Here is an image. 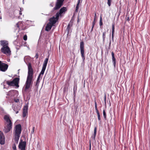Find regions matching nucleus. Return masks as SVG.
I'll list each match as a JSON object with an SVG mask.
<instances>
[{
	"mask_svg": "<svg viewBox=\"0 0 150 150\" xmlns=\"http://www.w3.org/2000/svg\"><path fill=\"white\" fill-rule=\"evenodd\" d=\"M28 71L26 81L25 84V91L29 89L32 85V79L33 78V70L31 64L29 63L28 65Z\"/></svg>",
	"mask_w": 150,
	"mask_h": 150,
	"instance_id": "nucleus-1",
	"label": "nucleus"
},
{
	"mask_svg": "<svg viewBox=\"0 0 150 150\" xmlns=\"http://www.w3.org/2000/svg\"><path fill=\"white\" fill-rule=\"evenodd\" d=\"M15 141L18 144L21 132V127L20 124L16 125L15 127Z\"/></svg>",
	"mask_w": 150,
	"mask_h": 150,
	"instance_id": "nucleus-2",
	"label": "nucleus"
},
{
	"mask_svg": "<svg viewBox=\"0 0 150 150\" xmlns=\"http://www.w3.org/2000/svg\"><path fill=\"white\" fill-rule=\"evenodd\" d=\"M19 81V78L16 77L12 81H7L6 83L10 86H15L17 88L19 87L18 83Z\"/></svg>",
	"mask_w": 150,
	"mask_h": 150,
	"instance_id": "nucleus-3",
	"label": "nucleus"
},
{
	"mask_svg": "<svg viewBox=\"0 0 150 150\" xmlns=\"http://www.w3.org/2000/svg\"><path fill=\"white\" fill-rule=\"evenodd\" d=\"M4 119L5 121L4 122V126H12V123L8 116L5 115Z\"/></svg>",
	"mask_w": 150,
	"mask_h": 150,
	"instance_id": "nucleus-4",
	"label": "nucleus"
},
{
	"mask_svg": "<svg viewBox=\"0 0 150 150\" xmlns=\"http://www.w3.org/2000/svg\"><path fill=\"white\" fill-rule=\"evenodd\" d=\"M1 51L2 52L6 55H9L11 54V51L8 46L2 47Z\"/></svg>",
	"mask_w": 150,
	"mask_h": 150,
	"instance_id": "nucleus-5",
	"label": "nucleus"
},
{
	"mask_svg": "<svg viewBox=\"0 0 150 150\" xmlns=\"http://www.w3.org/2000/svg\"><path fill=\"white\" fill-rule=\"evenodd\" d=\"M84 44L83 41L81 42L80 43V49L81 54L83 61H84L85 59L84 55Z\"/></svg>",
	"mask_w": 150,
	"mask_h": 150,
	"instance_id": "nucleus-6",
	"label": "nucleus"
},
{
	"mask_svg": "<svg viewBox=\"0 0 150 150\" xmlns=\"http://www.w3.org/2000/svg\"><path fill=\"white\" fill-rule=\"evenodd\" d=\"M59 17V12H58L55 15V17L54 16L50 19L49 23H51L53 25L54 24H55L56 22L58 21Z\"/></svg>",
	"mask_w": 150,
	"mask_h": 150,
	"instance_id": "nucleus-7",
	"label": "nucleus"
},
{
	"mask_svg": "<svg viewBox=\"0 0 150 150\" xmlns=\"http://www.w3.org/2000/svg\"><path fill=\"white\" fill-rule=\"evenodd\" d=\"M64 0H57L55 6L54 8V10H57L63 4Z\"/></svg>",
	"mask_w": 150,
	"mask_h": 150,
	"instance_id": "nucleus-8",
	"label": "nucleus"
},
{
	"mask_svg": "<svg viewBox=\"0 0 150 150\" xmlns=\"http://www.w3.org/2000/svg\"><path fill=\"white\" fill-rule=\"evenodd\" d=\"M26 142L21 140L18 145V148L21 150H25Z\"/></svg>",
	"mask_w": 150,
	"mask_h": 150,
	"instance_id": "nucleus-9",
	"label": "nucleus"
},
{
	"mask_svg": "<svg viewBox=\"0 0 150 150\" xmlns=\"http://www.w3.org/2000/svg\"><path fill=\"white\" fill-rule=\"evenodd\" d=\"M8 66L7 64L2 63L0 61V70L2 71H5L7 69Z\"/></svg>",
	"mask_w": 150,
	"mask_h": 150,
	"instance_id": "nucleus-10",
	"label": "nucleus"
},
{
	"mask_svg": "<svg viewBox=\"0 0 150 150\" xmlns=\"http://www.w3.org/2000/svg\"><path fill=\"white\" fill-rule=\"evenodd\" d=\"M0 143L4 144L5 143V137L3 133L0 131Z\"/></svg>",
	"mask_w": 150,
	"mask_h": 150,
	"instance_id": "nucleus-11",
	"label": "nucleus"
},
{
	"mask_svg": "<svg viewBox=\"0 0 150 150\" xmlns=\"http://www.w3.org/2000/svg\"><path fill=\"white\" fill-rule=\"evenodd\" d=\"M28 106L27 105H25L23 108V117H24L28 114Z\"/></svg>",
	"mask_w": 150,
	"mask_h": 150,
	"instance_id": "nucleus-12",
	"label": "nucleus"
},
{
	"mask_svg": "<svg viewBox=\"0 0 150 150\" xmlns=\"http://www.w3.org/2000/svg\"><path fill=\"white\" fill-rule=\"evenodd\" d=\"M52 26V24L51 23H48L46 26L45 30L49 31L51 29Z\"/></svg>",
	"mask_w": 150,
	"mask_h": 150,
	"instance_id": "nucleus-13",
	"label": "nucleus"
},
{
	"mask_svg": "<svg viewBox=\"0 0 150 150\" xmlns=\"http://www.w3.org/2000/svg\"><path fill=\"white\" fill-rule=\"evenodd\" d=\"M1 45L2 47L8 46V43L7 41L5 40H1Z\"/></svg>",
	"mask_w": 150,
	"mask_h": 150,
	"instance_id": "nucleus-14",
	"label": "nucleus"
},
{
	"mask_svg": "<svg viewBox=\"0 0 150 150\" xmlns=\"http://www.w3.org/2000/svg\"><path fill=\"white\" fill-rule=\"evenodd\" d=\"M111 55L112 57V62L114 65L115 68L116 66V59L114 57V54L113 52L111 53Z\"/></svg>",
	"mask_w": 150,
	"mask_h": 150,
	"instance_id": "nucleus-15",
	"label": "nucleus"
},
{
	"mask_svg": "<svg viewBox=\"0 0 150 150\" xmlns=\"http://www.w3.org/2000/svg\"><path fill=\"white\" fill-rule=\"evenodd\" d=\"M12 128V126H4V130L5 133H7L10 131Z\"/></svg>",
	"mask_w": 150,
	"mask_h": 150,
	"instance_id": "nucleus-16",
	"label": "nucleus"
},
{
	"mask_svg": "<svg viewBox=\"0 0 150 150\" xmlns=\"http://www.w3.org/2000/svg\"><path fill=\"white\" fill-rule=\"evenodd\" d=\"M66 11L67 8L66 7H62L59 10V15L61 14L64 12Z\"/></svg>",
	"mask_w": 150,
	"mask_h": 150,
	"instance_id": "nucleus-17",
	"label": "nucleus"
},
{
	"mask_svg": "<svg viewBox=\"0 0 150 150\" xmlns=\"http://www.w3.org/2000/svg\"><path fill=\"white\" fill-rule=\"evenodd\" d=\"M48 58H46L44 60L42 67L46 68V67L48 62Z\"/></svg>",
	"mask_w": 150,
	"mask_h": 150,
	"instance_id": "nucleus-18",
	"label": "nucleus"
},
{
	"mask_svg": "<svg viewBox=\"0 0 150 150\" xmlns=\"http://www.w3.org/2000/svg\"><path fill=\"white\" fill-rule=\"evenodd\" d=\"M46 68L42 67V69L40 73V74L39 75V76H41V78H42V76L44 73V72Z\"/></svg>",
	"mask_w": 150,
	"mask_h": 150,
	"instance_id": "nucleus-19",
	"label": "nucleus"
},
{
	"mask_svg": "<svg viewBox=\"0 0 150 150\" xmlns=\"http://www.w3.org/2000/svg\"><path fill=\"white\" fill-rule=\"evenodd\" d=\"M96 131H97V128L96 127H95L94 129V131L93 133V135L92 136V137L94 138V139L95 138L96 133Z\"/></svg>",
	"mask_w": 150,
	"mask_h": 150,
	"instance_id": "nucleus-20",
	"label": "nucleus"
},
{
	"mask_svg": "<svg viewBox=\"0 0 150 150\" xmlns=\"http://www.w3.org/2000/svg\"><path fill=\"white\" fill-rule=\"evenodd\" d=\"M41 79L42 78H41V76L39 75L36 81V85H37L38 84V85L39 84L40 82V79Z\"/></svg>",
	"mask_w": 150,
	"mask_h": 150,
	"instance_id": "nucleus-21",
	"label": "nucleus"
},
{
	"mask_svg": "<svg viewBox=\"0 0 150 150\" xmlns=\"http://www.w3.org/2000/svg\"><path fill=\"white\" fill-rule=\"evenodd\" d=\"M72 23L70 22L69 23L67 27V30L69 31L70 30V27L72 26Z\"/></svg>",
	"mask_w": 150,
	"mask_h": 150,
	"instance_id": "nucleus-22",
	"label": "nucleus"
},
{
	"mask_svg": "<svg viewBox=\"0 0 150 150\" xmlns=\"http://www.w3.org/2000/svg\"><path fill=\"white\" fill-rule=\"evenodd\" d=\"M106 33L105 31L103 33L102 37L103 42H104L105 40Z\"/></svg>",
	"mask_w": 150,
	"mask_h": 150,
	"instance_id": "nucleus-23",
	"label": "nucleus"
},
{
	"mask_svg": "<svg viewBox=\"0 0 150 150\" xmlns=\"http://www.w3.org/2000/svg\"><path fill=\"white\" fill-rule=\"evenodd\" d=\"M96 113H97V115H98V119L99 121H100V120H101L100 116V113H99V111L97 112Z\"/></svg>",
	"mask_w": 150,
	"mask_h": 150,
	"instance_id": "nucleus-24",
	"label": "nucleus"
},
{
	"mask_svg": "<svg viewBox=\"0 0 150 150\" xmlns=\"http://www.w3.org/2000/svg\"><path fill=\"white\" fill-rule=\"evenodd\" d=\"M80 0H78V3H77V4L76 5V11H77L79 5L80 3Z\"/></svg>",
	"mask_w": 150,
	"mask_h": 150,
	"instance_id": "nucleus-25",
	"label": "nucleus"
},
{
	"mask_svg": "<svg viewBox=\"0 0 150 150\" xmlns=\"http://www.w3.org/2000/svg\"><path fill=\"white\" fill-rule=\"evenodd\" d=\"M102 16H101L100 17V23H99V25H100L101 26L102 25H103V22H102Z\"/></svg>",
	"mask_w": 150,
	"mask_h": 150,
	"instance_id": "nucleus-26",
	"label": "nucleus"
},
{
	"mask_svg": "<svg viewBox=\"0 0 150 150\" xmlns=\"http://www.w3.org/2000/svg\"><path fill=\"white\" fill-rule=\"evenodd\" d=\"M103 116L104 117V118L105 119H106V115L105 112L104 110H103Z\"/></svg>",
	"mask_w": 150,
	"mask_h": 150,
	"instance_id": "nucleus-27",
	"label": "nucleus"
},
{
	"mask_svg": "<svg viewBox=\"0 0 150 150\" xmlns=\"http://www.w3.org/2000/svg\"><path fill=\"white\" fill-rule=\"evenodd\" d=\"M111 1L112 0H108L107 3L109 6L111 5Z\"/></svg>",
	"mask_w": 150,
	"mask_h": 150,
	"instance_id": "nucleus-28",
	"label": "nucleus"
},
{
	"mask_svg": "<svg viewBox=\"0 0 150 150\" xmlns=\"http://www.w3.org/2000/svg\"><path fill=\"white\" fill-rule=\"evenodd\" d=\"M12 148L14 150H16V144H13Z\"/></svg>",
	"mask_w": 150,
	"mask_h": 150,
	"instance_id": "nucleus-29",
	"label": "nucleus"
},
{
	"mask_svg": "<svg viewBox=\"0 0 150 150\" xmlns=\"http://www.w3.org/2000/svg\"><path fill=\"white\" fill-rule=\"evenodd\" d=\"M23 39L24 40H27V36L26 35H24L23 37Z\"/></svg>",
	"mask_w": 150,
	"mask_h": 150,
	"instance_id": "nucleus-30",
	"label": "nucleus"
},
{
	"mask_svg": "<svg viewBox=\"0 0 150 150\" xmlns=\"http://www.w3.org/2000/svg\"><path fill=\"white\" fill-rule=\"evenodd\" d=\"M14 101L16 103H18V102H19V99H14Z\"/></svg>",
	"mask_w": 150,
	"mask_h": 150,
	"instance_id": "nucleus-31",
	"label": "nucleus"
},
{
	"mask_svg": "<svg viewBox=\"0 0 150 150\" xmlns=\"http://www.w3.org/2000/svg\"><path fill=\"white\" fill-rule=\"evenodd\" d=\"M112 29L115 30V23H113L112 25Z\"/></svg>",
	"mask_w": 150,
	"mask_h": 150,
	"instance_id": "nucleus-32",
	"label": "nucleus"
},
{
	"mask_svg": "<svg viewBox=\"0 0 150 150\" xmlns=\"http://www.w3.org/2000/svg\"><path fill=\"white\" fill-rule=\"evenodd\" d=\"M95 21H94V20L93 22H92V26L94 27V25L95 24Z\"/></svg>",
	"mask_w": 150,
	"mask_h": 150,
	"instance_id": "nucleus-33",
	"label": "nucleus"
},
{
	"mask_svg": "<svg viewBox=\"0 0 150 150\" xmlns=\"http://www.w3.org/2000/svg\"><path fill=\"white\" fill-rule=\"evenodd\" d=\"M95 109H96V112H98V111L97 109V105H95Z\"/></svg>",
	"mask_w": 150,
	"mask_h": 150,
	"instance_id": "nucleus-34",
	"label": "nucleus"
},
{
	"mask_svg": "<svg viewBox=\"0 0 150 150\" xmlns=\"http://www.w3.org/2000/svg\"><path fill=\"white\" fill-rule=\"evenodd\" d=\"M112 40H113V38L114 36V33H112Z\"/></svg>",
	"mask_w": 150,
	"mask_h": 150,
	"instance_id": "nucleus-35",
	"label": "nucleus"
},
{
	"mask_svg": "<svg viewBox=\"0 0 150 150\" xmlns=\"http://www.w3.org/2000/svg\"><path fill=\"white\" fill-rule=\"evenodd\" d=\"M35 57L36 59H37L38 58V53H37L36 54V55L35 56Z\"/></svg>",
	"mask_w": 150,
	"mask_h": 150,
	"instance_id": "nucleus-36",
	"label": "nucleus"
},
{
	"mask_svg": "<svg viewBox=\"0 0 150 150\" xmlns=\"http://www.w3.org/2000/svg\"><path fill=\"white\" fill-rule=\"evenodd\" d=\"M34 128H35L34 127H33V129L31 131L32 133H33L34 132Z\"/></svg>",
	"mask_w": 150,
	"mask_h": 150,
	"instance_id": "nucleus-37",
	"label": "nucleus"
},
{
	"mask_svg": "<svg viewBox=\"0 0 150 150\" xmlns=\"http://www.w3.org/2000/svg\"><path fill=\"white\" fill-rule=\"evenodd\" d=\"M19 22H18V23H17L16 24V26H17V27L18 28H19Z\"/></svg>",
	"mask_w": 150,
	"mask_h": 150,
	"instance_id": "nucleus-38",
	"label": "nucleus"
},
{
	"mask_svg": "<svg viewBox=\"0 0 150 150\" xmlns=\"http://www.w3.org/2000/svg\"><path fill=\"white\" fill-rule=\"evenodd\" d=\"M96 18V13H95V16H94V21H95Z\"/></svg>",
	"mask_w": 150,
	"mask_h": 150,
	"instance_id": "nucleus-39",
	"label": "nucleus"
},
{
	"mask_svg": "<svg viewBox=\"0 0 150 150\" xmlns=\"http://www.w3.org/2000/svg\"><path fill=\"white\" fill-rule=\"evenodd\" d=\"M93 28H94V27L92 26L91 29V32H92V31H93Z\"/></svg>",
	"mask_w": 150,
	"mask_h": 150,
	"instance_id": "nucleus-40",
	"label": "nucleus"
},
{
	"mask_svg": "<svg viewBox=\"0 0 150 150\" xmlns=\"http://www.w3.org/2000/svg\"><path fill=\"white\" fill-rule=\"evenodd\" d=\"M106 96H105V98H104V100H105V103H106Z\"/></svg>",
	"mask_w": 150,
	"mask_h": 150,
	"instance_id": "nucleus-41",
	"label": "nucleus"
},
{
	"mask_svg": "<svg viewBox=\"0 0 150 150\" xmlns=\"http://www.w3.org/2000/svg\"><path fill=\"white\" fill-rule=\"evenodd\" d=\"M115 30H112V33H114Z\"/></svg>",
	"mask_w": 150,
	"mask_h": 150,
	"instance_id": "nucleus-42",
	"label": "nucleus"
},
{
	"mask_svg": "<svg viewBox=\"0 0 150 150\" xmlns=\"http://www.w3.org/2000/svg\"><path fill=\"white\" fill-rule=\"evenodd\" d=\"M22 13L21 12V11H20V12H19V14H20V15H22Z\"/></svg>",
	"mask_w": 150,
	"mask_h": 150,
	"instance_id": "nucleus-43",
	"label": "nucleus"
},
{
	"mask_svg": "<svg viewBox=\"0 0 150 150\" xmlns=\"http://www.w3.org/2000/svg\"><path fill=\"white\" fill-rule=\"evenodd\" d=\"M18 111H16V114H17L18 113Z\"/></svg>",
	"mask_w": 150,
	"mask_h": 150,
	"instance_id": "nucleus-44",
	"label": "nucleus"
},
{
	"mask_svg": "<svg viewBox=\"0 0 150 150\" xmlns=\"http://www.w3.org/2000/svg\"><path fill=\"white\" fill-rule=\"evenodd\" d=\"M127 20H128V21H129V17L127 18Z\"/></svg>",
	"mask_w": 150,
	"mask_h": 150,
	"instance_id": "nucleus-45",
	"label": "nucleus"
},
{
	"mask_svg": "<svg viewBox=\"0 0 150 150\" xmlns=\"http://www.w3.org/2000/svg\"><path fill=\"white\" fill-rule=\"evenodd\" d=\"M95 105H97L96 103V101H95Z\"/></svg>",
	"mask_w": 150,
	"mask_h": 150,
	"instance_id": "nucleus-46",
	"label": "nucleus"
},
{
	"mask_svg": "<svg viewBox=\"0 0 150 150\" xmlns=\"http://www.w3.org/2000/svg\"><path fill=\"white\" fill-rule=\"evenodd\" d=\"M11 92V91H9V93H10V92Z\"/></svg>",
	"mask_w": 150,
	"mask_h": 150,
	"instance_id": "nucleus-47",
	"label": "nucleus"
},
{
	"mask_svg": "<svg viewBox=\"0 0 150 150\" xmlns=\"http://www.w3.org/2000/svg\"><path fill=\"white\" fill-rule=\"evenodd\" d=\"M50 5L51 6H52V5H51V4H50Z\"/></svg>",
	"mask_w": 150,
	"mask_h": 150,
	"instance_id": "nucleus-48",
	"label": "nucleus"
},
{
	"mask_svg": "<svg viewBox=\"0 0 150 150\" xmlns=\"http://www.w3.org/2000/svg\"><path fill=\"white\" fill-rule=\"evenodd\" d=\"M110 43H111V42H110Z\"/></svg>",
	"mask_w": 150,
	"mask_h": 150,
	"instance_id": "nucleus-49",
	"label": "nucleus"
}]
</instances>
